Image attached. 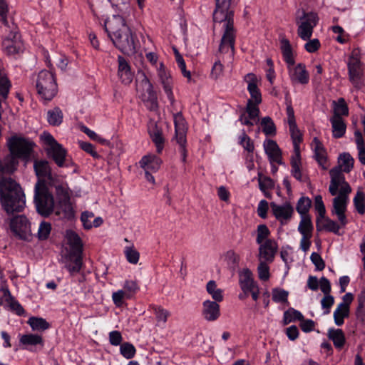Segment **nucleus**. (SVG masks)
Here are the masks:
<instances>
[{
    "label": "nucleus",
    "mask_w": 365,
    "mask_h": 365,
    "mask_svg": "<svg viewBox=\"0 0 365 365\" xmlns=\"http://www.w3.org/2000/svg\"><path fill=\"white\" fill-rule=\"evenodd\" d=\"M11 155L0 160V199L7 213L21 212L25 206V195L20 186L10 178H4L5 174H11L16 170L17 158L29 162L33 150L34 143L22 138L12 137L8 142Z\"/></svg>",
    "instance_id": "1"
},
{
    "label": "nucleus",
    "mask_w": 365,
    "mask_h": 365,
    "mask_svg": "<svg viewBox=\"0 0 365 365\" xmlns=\"http://www.w3.org/2000/svg\"><path fill=\"white\" fill-rule=\"evenodd\" d=\"M235 4L233 0H215V8L213 11V21L217 23L224 22L223 34L220 40L219 51L227 53L230 48L235 52L237 30L234 26V15Z\"/></svg>",
    "instance_id": "2"
},
{
    "label": "nucleus",
    "mask_w": 365,
    "mask_h": 365,
    "mask_svg": "<svg viewBox=\"0 0 365 365\" xmlns=\"http://www.w3.org/2000/svg\"><path fill=\"white\" fill-rule=\"evenodd\" d=\"M329 174L331 182L329 191L331 195L338 194V195L333 199L331 213L337 217L340 225L344 227L347 224L345 212L349 201V195L351 189L349 185L345 181L344 175L341 173L338 168L331 169Z\"/></svg>",
    "instance_id": "3"
},
{
    "label": "nucleus",
    "mask_w": 365,
    "mask_h": 365,
    "mask_svg": "<svg viewBox=\"0 0 365 365\" xmlns=\"http://www.w3.org/2000/svg\"><path fill=\"white\" fill-rule=\"evenodd\" d=\"M318 21V15L314 11L307 12L304 9H299L296 11L295 22L298 26L297 34L302 40L307 41L304 44V49L311 53L317 51L321 47L319 39H310Z\"/></svg>",
    "instance_id": "4"
},
{
    "label": "nucleus",
    "mask_w": 365,
    "mask_h": 365,
    "mask_svg": "<svg viewBox=\"0 0 365 365\" xmlns=\"http://www.w3.org/2000/svg\"><path fill=\"white\" fill-rule=\"evenodd\" d=\"M40 138L47 155L51 158L58 167H69L72 165L67 150L49 133H43Z\"/></svg>",
    "instance_id": "5"
},
{
    "label": "nucleus",
    "mask_w": 365,
    "mask_h": 365,
    "mask_svg": "<svg viewBox=\"0 0 365 365\" xmlns=\"http://www.w3.org/2000/svg\"><path fill=\"white\" fill-rule=\"evenodd\" d=\"M34 202L38 212L45 217L53 211L56 205L52 194L40 181L35 186Z\"/></svg>",
    "instance_id": "6"
},
{
    "label": "nucleus",
    "mask_w": 365,
    "mask_h": 365,
    "mask_svg": "<svg viewBox=\"0 0 365 365\" xmlns=\"http://www.w3.org/2000/svg\"><path fill=\"white\" fill-rule=\"evenodd\" d=\"M58 202L53 212L61 219L71 220L74 217V210L70 202V195L63 186L56 187Z\"/></svg>",
    "instance_id": "7"
},
{
    "label": "nucleus",
    "mask_w": 365,
    "mask_h": 365,
    "mask_svg": "<svg viewBox=\"0 0 365 365\" xmlns=\"http://www.w3.org/2000/svg\"><path fill=\"white\" fill-rule=\"evenodd\" d=\"M9 34L2 41V48L7 55H15L23 51V43L17 26L11 22L10 28H6Z\"/></svg>",
    "instance_id": "8"
},
{
    "label": "nucleus",
    "mask_w": 365,
    "mask_h": 365,
    "mask_svg": "<svg viewBox=\"0 0 365 365\" xmlns=\"http://www.w3.org/2000/svg\"><path fill=\"white\" fill-rule=\"evenodd\" d=\"M114 46L122 53L133 52L135 50L136 37L129 26L110 38Z\"/></svg>",
    "instance_id": "9"
},
{
    "label": "nucleus",
    "mask_w": 365,
    "mask_h": 365,
    "mask_svg": "<svg viewBox=\"0 0 365 365\" xmlns=\"http://www.w3.org/2000/svg\"><path fill=\"white\" fill-rule=\"evenodd\" d=\"M251 98L247 103L246 112L241 115L239 120L242 125L252 126L259 122V110L258 105L262 102L260 93H251Z\"/></svg>",
    "instance_id": "10"
},
{
    "label": "nucleus",
    "mask_w": 365,
    "mask_h": 365,
    "mask_svg": "<svg viewBox=\"0 0 365 365\" xmlns=\"http://www.w3.org/2000/svg\"><path fill=\"white\" fill-rule=\"evenodd\" d=\"M9 229L12 235L23 240H28L31 236V223L24 215H17L9 220Z\"/></svg>",
    "instance_id": "11"
},
{
    "label": "nucleus",
    "mask_w": 365,
    "mask_h": 365,
    "mask_svg": "<svg viewBox=\"0 0 365 365\" xmlns=\"http://www.w3.org/2000/svg\"><path fill=\"white\" fill-rule=\"evenodd\" d=\"M54 70H42L36 78V91H56L57 83L53 73Z\"/></svg>",
    "instance_id": "12"
},
{
    "label": "nucleus",
    "mask_w": 365,
    "mask_h": 365,
    "mask_svg": "<svg viewBox=\"0 0 365 365\" xmlns=\"http://www.w3.org/2000/svg\"><path fill=\"white\" fill-rule=\"evenodd\" d=\"M270 206L273 215L281 225H286L291 220L294 208L289 202H284L281 205L272 202Z\"/></svg>",
    "instance_id": "13"
},
{
    "label": "nucleus",
    "mask_w": 365,
    "mask_h": 365,
    "mask_svg": "<svg viewBox=\"0 0 365 365\" xmlns=\"http://www.w3.org/2000/svg\"><path fill=\"white\" fill-rule=\"evenodd\" d=\"M289 76L292 83L302 85L307 84L309 81V74L305 64L299 63L287 67Z\"/></svg>",
    "instance_id": "14"
},
{
    "label": "nucleus",
    "mask_w": 365,
    "mask_h": 365,
    "mask_svg": "<svg viewBox=\"0 0 365 365\" xmlns=\"http://www.w3.org/2000/svg\"><path fill=\"white\" fill-rule=\"evenodd\" d=\"M278 250V244L275 240H267L259 245V261L271 263L274 261Z\"/></svg>",
    "instance_id": "15"
},
{
    "label": "nucleus",
    "mask_w": 365,
    "mask_h": 365,
    "mask_svg": "<svg viewBox=\"0 0 365 365\" xmlns=\"http://www.w3.org/2000/svg\"><path fill=\"white\" fill-rule=\"evenodd\" d=\"M104 29L109 38L120 32L124 27L128 26L125 19L120 14L113 15L110 19L104 22Z\"/></svg>",
    "instance_id": "16"
},
{
    "label": "nucleus",
    "mask_w": 365,
    "mask_h": 365,
    "mask_svg": "<svg viewBox=\"0 0 365 365\" xmlns=\"http://www.w3.org/2000/svg\"><path fill=\"white\" fill-rule=\"evenodd\" d=\"M19 343L24 349L30 351H36L38 347L40 349L43 346V340L41 335L34 334H27L19 335Z\"/></svg>",
    "instance_id": "17"
},
{
    "label": "nucleus",
    "mask_w": 365,
    "mask_h": 365,
    "mask_svg": "<svg viewBox=\"0 0 365 365\" xmlns=\"http://www.w3.org/2000/svg\"><path fill=\"white\" fill-rule=\"evenodd\" d=\"M148 131L149 135L155 145L158 153H161L164 148L165 138L163 136L162 130L158 128L157 123L154 120H150L148 125Z\"/></svg>",
    "instance_id": "18"
},
{
    "label": "nucleus",
    "mask_w": 365,
    "mask_h": 365,
    "mask_svg": "<svg viewBox=\"0 0 365 365\" xmlns=\"http://www.w3.org/2000/svg\"><path fill=\"white\" fill-rule=\"evenodd\" d=\"M263 148L271 164H282L281 150L275 141L266 139L263 143Z\"/></svg>",
    "instance_id": "19"
},
{
    "label": "nucleus",
    "mask_w": 365,
    "mask_h": 365,
    "mask_svg": "<svg viewBox=\"0 0 365 365\" xmlns=\"http://www.w3.org/2000/svg\"><path fill=\"white\" fill-rule=\"evenodd\" d=\"M202 316L207 321H216L220 316V305L217 302L205 300L202 303Z\"/></svg>",
    "instance_id": "20"
},
{
    "label": "nucleus",
    "mask_w": 365,
    "mask_h": 365,
    "mask_svg": "<svg viewBox=\"0 0 365 365\" xmlns=\"http://www.w3.org/2000/svg\"><path fill=\"white\" fill-rule=\"evenodd\" d=\"M118 74L121 81L125 84L130 83L133 78V73L128 61L122 56L118 57Z\"/></svg>",
    "instance_id": "21"
},
{
    "label": "nucleus",
    "mask_w": 365,
    "mask_h": 365,
    "mask_svg": "<svg viewBox=\"0 0 365 365\" xmlns=\"http://www.w3.org/2000/svg\"><path fill=\"white\" fill-rule=\"evenodd\" d=\"M279 43V48L282 53V59L287 64V67L294 66L295 64V59L289 40L284 36L280 37Z\"/></svg>",
    "instance_id": "22"
},
{
    "label": "nucleus",
    "mask_w": 365,
    "mask_h": 365,
    "mask_svg": "<svg viewBox=\"0 0 365 365\" xmlns=\"http://www.w3.org/2000/svg\"><path fill=\"white\" fill-rule=\"evenodd\" d=\"M162 163L163 161L159 157L152 153L143 156L139 162L140 167L145 171H150L152 173L157 172L160 169Z\"/></svg>",
    "instance_id": "23"
},
{
    "label": "nucleus",
    "mask_w": 365,
    "mask_h": 365,
    "mask_svg": "<svg viewBox=\"0 0 365 365\" xmlns=\"http://www.w3.org/2000/svg\"><path fill=\"white\" fill-rule=\"evenodd\" d=\"M80 219L85 230L98 227L103 223V220L101 217H95L93 212L90 211L83 212Z\"/></svg>",
    "instance_id": "24"
},
{
    "label": "nucleus",
    "mask_w": 365,
    "mask_h": 365,
    "mask_svg": "<svg viewBox=\"0 0 365 365\" xmlns=\"http://www.w3.org/2000/svg\"><path fill=\"white\" fill-rule=\"evenodd\" d=\"M82 255L80 253L69 254L66 257L65 268L68 271L71 275H75L78 273L82 267Z\"/></svg>",
    "instance_id": "25"
},
{
    "label": "nucleus",
    "mask_w": 365,
    "mask_h": 365,
    "mask_svg": "<svg viewBox=\"0 0 365 365\" xmlns=\"http://www.w3.org/2000/svg\"><path fill=\"white\" fill-rule=\"evenodd\" d=\"M158 76L163 86L164 91H172L173 79L170 71L165 68L163 63H160L158 68Z\"/></svg>",
    "instance_id": "26"
},
{
    "label": "nucleus",
    "mask_w": 365,
    "mask_h": 365,
    "mask_svg": "<svg viewBox=\"0 0 365 365\" xmlns=\"http://www.w3.org/2000/svg\"><path fill=\"white\" fill-rule=\"evenodd\" d=\"M239 282L241 289L247 292V289H250L254 286L257 285L252 277V272L247 269H242L239 273Z\"/></svg>",
    "instance_id": "27"
},
{
    "label": "nucleus",
    "mask_w": 365,
    "mask_h": 365,
    "mask_svg": "<svg viewBox=\"0 0 365 365\" xmlns=\"http://www.w3.org/2000/svg\"><path fill=\"white\" fill-rule=\"evenodd\" d=\"M174 124L175 129V139L182 141V139L186 138L187 126L185 120L180 113L174 115Z\"/></svg>",
    "instance_id": "28"
},
{
    "label": "nucleus",
    "mask_w": 365,
    "mask_h": 365,
    "mask_svg": "<svg viewBox=\"0 0 365 365\" xmlns=\"http://www.w3.org/2000/svg\"><path fill=\"white\" fill-rule=\"evenodd\" d=\"M66 239L72 250L71 254H81L82 242L78 234L72 230H68L66 233Z\"/></svg>",
    "instance_id": "29"
},
{
    "label": "nucleus",
    "mask_w": 365,
    "mask_h": 365,
    "mask_svg": "<svg viewBox=\"0 0 365 365\" xmlns=\"http://www.w3.org/2000/svg\"><path fill=\"white\" fill-rule=\"evenodd\" d=\"M330 121L332 126L334 137L337 138L342 137L344 135L346 128L342 117L332 116Z\"/></svg>",
    "instance_id": "30"
},
{
    "label": "nucleus",
    "mask_w": 365,
    "mask_h": 365,
    "mask_svg": "<svg viewBox=\"0 0 365 365\" xmlns=\"http://www.w3.org/2000/svg\"><path fill=\"white\" fill-rule=\"evenodd\" d=\"M354 158L348 153H344L339 157V164L340 168H337L340 172L342 170L344 172L349 173L351 171L354 166ZM335 168L334 169H336ZM342 174V173H341Z\"/></svg>",
    "instance_id": "31"
},
{
    "label": "nucleus",
    "mask_w": 365,
    "mask_h": 365,
    "mask_svg": "<svg viewBox=\"0 0 365 365\" xmlns=\"http://www.w3.org/2000/svg\"><path fill=\"white\" fill-rule=\"evenodd\" d=\"M348 70L350 78H358L361 75V61L358 58L351 56L348 62Z\"/></svg>",
    "instance_id": "32"
},
{
    "label": "nucleus",
    "mask_w": 365,
    "mask_h": 365,
    "mask_svg": "<svg viewBox=\"0 0 365 365\" xmlns=\"http://www.w3.org/2000/svg\"><path fill=\"white\" fill-rule=\"evenodd\" d=\"M292 175L297 180H302V174L301 172V158L300 153H294L291 159Z\"/></svg>",
    "instance_id": "33"
},
{
    "label": "nucleus",
    "mask_w": 365,
    "mask_h": 365,
    "mask_svg": "<svg viewBox=\"0 0 365 365\" xmlns=\"http://www.w3.org/2000/svg\"><path fill=\"white\" fill-rule=\"evenodd\" d=\"M333 116L342 117L349 114V108L344 98H339L332 102Z\"/></svg>",
    "instance_id": "34"
},
{
    "label": "nucleus",
    "mask_w": 365,
    "mask_h": 365,
    "mask_svg": "<svg viewBox=\"0 0 365 365\" xmlns=\"http://www.w3.org/2000/svg\"><path fill=\"white\" fill-rule=\"evenodd\" d=\"M206 289L208 294L215 300L214 302H218L223 300L222 290L217 287L215 281H209L206 285Z\"/></svg>",
    "instance_id": "35"
},
{
    "label": "nucleus",
    "mask_w": 365,
    "mask_h": 365,
    "mask_svg": "<svg viewBox=\"0 0 365 365\" xmlns=\"http://www.w3.org/2000/svg\"><path fill=\"white\" fill-rule=\"evenodd\" d=\"M304 316L299 311L294 308H289L284 312L283 324L284 325H287L297 320H302Z\"/></svg>",
    "instance_id": "36"
},
{
    "label": "nucleus",
    "mask_w": 365,
    "mask_h": 365,
    "mask_svg": "<svg viewBox=\"0 0 365 365\" xmlns=\"http://www.w3.org/2000/svg\"><path fill=\"white\" fill-rule=\"evenodd\" d=\"M313 225L310 217H301L298 231L302 236H312Z\"/></svg>",
    "instance_id": "37"
},
{
    "label": "nucleus",
    "mask_w": 365,
    "mask_h": 365,
    "mask_svg": "<svg viewBox=\"0 0 365 365\" xmlns=\"http://www.w3.org/2000/svg\"><path fill=\"white\" fill-rule=\"evenodd\" d=\"M311 205L312 201L308 197H302L299 199L296 209L300 217H309L307 213Z\"/></svg>",
    "instance_id": "38"
},
{
    "label": "nucleus",
    "mask_w": 365,
    "mask_h": 365,
    "mask_svg": "<svg viewBox=\"0 0 365 365\" xmlns=\"http://www.w3.org/2000/svg\"><path fill=\"white\" fill-rule=\"evenodd\" d=\"M34 167L38 178H45L50 174V166L46 160H36L34 162Z\"/></svg>",
    "instance_id": "39"
},
{
    "label": "nucleus",
    "mask_w": 365,
    "mask_h": 365,
    "mask_svg": "<svg viewBox=\"0 0 365 365\" xmlns=\"http://www.w3.org/2000/svg\"><path fill=\"white\" fill-rule=\"evenodd\" d=\"M349 314V308L346 304H339L334 312L335 324L338 326L344 323V319Z\"/></svg>",
    "instance_id": "40"
},
{
    "label": "nucleus",
    "mask_w": 365,
    "mask_h": 365,
    "mask_svg": "<svg viewBox=\"0 0 365 365\" xmlns=\"http://www.w3.org/2000/svg\"><path fill=\"white\" fill-rule=\"evenodd\" d=\"M291 137L293 142L294 153H300L299 144L302 140V134L297 125H294V128H289Z\"/></svg>",
    "instance_id": "41"
},
{
    "label": "nucleus",
    "mask_w": 365,
    "mask_h": 365,
    "mask_svg": "<svg viewBox=\"0 0 365 365\" xmlns=\"http://www.w3.org/2000/svg\"><path fill=\"white\" fill-rule=\"evenodd\" d=\"M123 252L125 257L129 263L136 264L138 262L140 253L135 248L133 245L125 247Z\"/></svg>",
    "instance_id": "42"
},
{
    "label": "nucleus",
    "mask_w": 365,
    "mask_h": 365,
    "mask_svg": "<svg viewBox=\"0 0 365 365\" xmlns=\"http://www.w3.org/2000/svg\"><path fill=\"white\" fill-rule=\"evenodd\" d=\"M145 106L150 110H155L158 108L156 93H143L140 96Z\"/></svg>",
    "instance_id": "43"
},
{
    "label": "nucleus",
    "mask_w": 365,
    "mask_h": 365,
    "mask_svg": "<svg viewBox=\"0 0 365 365\" xmlns=\"http://www.w3.org/2000/svg\"><path fill=\"white\" fill-rule=\"evenodd\" d=\"M262 132L266 135H274L276 134V127L273 120L269 117H264L260 122Z\"/></svg>",
    "instance_id": "44"
},
{
    "label": "nucleus",
    "mask_w": 365,
    "mask_h": 365,
    "mask_svg": "<svg viewBox=\"0 0 365 365\" xmlns=\"http://www.w3.org/2000/svg\"><path fill=\"white\" fill-rule=\"evenodd\" d=\"M28 324L34 331H43L49 327L48 323L45 319L38 317L30 318Z\"/></svg>",
    "instance_id": "45"
},
{
    "label": "nucleus",
    "mask_w": 365,
    "mask_h": 365,
    "mask_svg": "<svg viewBox=\"0 0 365 365\" xmlns=\"http://www.w3.org/2000/svg\"><path fill=\"white\" fill-rule=\"evenodd\" d=\"M48 123L52 125H59L63 120L62 111L56 108L52 110H49L47 114Z\"/></svg>",
    "instance_id": "46"
},
{
    "label": "nucleus",
    "mask_w": 365,
    "mask_h": 365,
    "mask_svg": "<svg viewBox=\"0 0 365 365\" xmlns=\"http://www.w3.org/2000/svg\"><path fill=\"white\" fill-rule=\"evenodd\" d=\"M289 292L281 288H274L272 291V300L277 303H288Z\"/></svg>",
    "instance_id": "47"
},
{
    "label": "nucleus",
    "mask_w": 365,
    "mask_h": 365,
    "mask_svg": "<svg viewBox=\"0 0 365 365\" xmlns=\"http://www.w3.org/2000/svg\"><path fill=\"white\" fill-rule=\"evenodd\" d=\"M269 235L270 232L268 227L265 225H259L257 227V243L258 245H260L262 244L263 242H266V241L267 240H274V239L269 238Z\"/></svg>",
    "instance_id": "48"
},
{
    "label": "nucleus",
    "mask_w": 365,
    "mask_h": 365,
    "mask_svg": "<svg viewBox=\"0 0 365 365\" xmlns=\"http://www.w3.org/2000/svg\"><path fill=\"white\" fill-rule=\"evenodd\" d=\"M358 302L356 314L357 319L365 324V289L359 295Z\"/></svg>",
    "instance_id": "49"
},
{
    "label": "nucleus",
    "mask_w": 365,
    "mask_h": 365,
    "mask_svg": "<svg viewBox=\"0 0 365 365\" xmlns=\"http://www.w3.org/2000/svg\"><path fill=\"white\" fill-rule=\"evenodd\" d=\"M329 336L336 347L341 348L344 345L345 338L341 329H330Z\"/></svg>",
    "instance_id": "50"
},
{
    "label": "nucleus",
    "mask_w": 365,
    "mask_h": 365,
    "mask_svg": "<svg viewBox=\"0 0 365 365\" xmlns=\"http://www.w3.org/2000/svg\"><path fill=\"white\" fill-rule=\"evenodd\" d=\"M150 309L155 314L158 323L165 324L170 316V312L160 307L150 306Z\"/></svg>",
    "instance_id": "51"
},
{
    "label": "nucleus",
    "mask_w": 365,
    "mask_h": 365,
    "mask_svg": "<svg viewBox=\"0 0 365 365\" xmlns=\"http://www.w3.org/2000/svg\"><path fill=\"white\" fill-rule=\"evenodd\" d=\"M130 299L131 298L123 289L114 292L112 294V300L114 304L118 307H122L124 304L125 300Z\"/></svg>",
    "instance_id": "52"
},
{
    "label": "nucleus",
    "mask_w": 365,
    "mask_h": 365,
    "mask_svg": "<svg viewBox=\"0 0 365 365\" xmlns=\"http://www.w3.org/2000/svg\"><path fill=\"white\" fill-rule=\"evenodd\" d=\"M354 206L360 214H364L365 212V194L360 190L356 192L354 198Z\"/></svg>",
    "instance_id": "53"
},
{
    "label": "nucleus",
    "mask_w": 365,
    "mask_h": 365,
    "mask_svg": "<svg viewBox=\"0 0 365 365\" xmlns=\"http://www.w3.org/2000/svg\"><path fill=\"white\" fill-rule=\"evenodd\" d=\"M140 287L135 280H125L123 285V289L132 298L139 290Z\"/></svg>",
    "instance_id": "54"
},
{
    "label": "nucleus",
    "mask_w": 365,
    "mask_h": 365,
    "mask_svg": "<svg viewBox=\"0 0 365 365\" xmlns=\"http://www.w3.org/2000/svg\"><path fill=\"white\" fill-rule=\"evenodd\" d=\"M120 353L125 359H130L135 356L136 349L132 344L125 342L120 344Z\"/></svg>",
    "instance_id": "55"
},
{
    "label": "nucleus",
    "mask_w": 365,
    "mask_h": 365,
    "mask_svg": "<svg viewBox=\"0 0 365 365\" xmlns=\"http://www.w3.org/2000/svg\"><path fill=\"white\" fill-rule=\"evenodd\" d=\"M9 5L6 0H0V21L6 28H10V23L7 19Z\"/></svg>",
    "instance_id": "56"
},
{
    "label": "nucleus",
    "mask_w": 365,
    "mask_h": 365,
    "mask_svg": "<svg viewBox=\"0 0 365 365\" xmlns=\"http://www.w3.org/2000/svg\"><path fill=\"white\" fill-rule=\"evenodd\" d=\"M257 273L259 278L262 281H267L269 278V267L267 262L259 261Z\"/></svg>",
    "instance_id": "57"
},
{
    "label": "nucleus",
    "mask_w": 365,
    "mask_h": 365,
    "mask_svg": "<svg viewBox=\"0 0 365 365\" xmlns=\"http://www.w3.org/2000/svg\"><path fill=\"white\" fill-rule=\"evenodd\" d=\"M259 187L262 192L267 196V191L274 187V182L269 178L259 175Z\"/></svg>",
    "instance_id": "58"
},
{
    "label": "nucleus",
    "mask_w": 365,
    "mask_h": 365,
    "mask_svg": "<svg viewBox=\"0 0 365 365\" xmlns=\"http://www.w3.org/2000/svg\"><path fill=\"white\" fill-rule=\"evenodd\" d=\"M240 144L244 148L245 150L249 153H252L254 150V145L250 138L247 136L243 131L242 134L239 138Z\"/></svg>",
    "instance_id": "59"
},
{
    "label": "nucleus",
    "mask_w": 365,
    "mask_h": 365,
    "mask_svg": "<svg viewBox=\"0 0 365 365\" xmlns=\"http://www.w3.org/2000/svg\"><path fill=\"white\" fill-rule=\"evenodd\" d=\"M11 88V82L6 73L0 68V91H9Z\"/></svg>",
    "instance_id": "60"
},
{
    "label": "nucleus",
    "mask_w": 365,
    "mask_h": 365,
    "mask_svg": "<svg viewBox=\"0 0 365 365\" xmlns=\"http://www.w3.org/2000/svg\"><path fill=\"white\" fill-rule=\"evenodd\" d=\"M113 8L120 12L126 11L130 7V0H108Z\"/></svg>",
    "instance_id": "61"
},
{
    "label": "nucleus",
    "mask_w": 365,
    "mask_h": 365,
    "mask_svg": "<svg viewBox=\"0 0 365 365\" xmlns=\"http://www.w3.org/2000/svg\"><path fill=\"white\" fill-rule=\"evenodd\" d=\"M248 91H259L257 88V78L254 73H248L245 77Z\"/></svg>",
    "instance_id": "62"
},
{
    "label": "nucleus",
    "mask_w": 365,
    "mask_h": 365,
    "mask_svg": "<svg viewBox=\"0 0 365 365\" xmlns=\"http://www.w3.org/2000/svg\"><path fill=\"white\" fill-rule=\"evenodd\" d=\"M51 225L48 222H43L40 224L38 230V237L40 240H46L51 232Z\"/></svg>",
    "instance_id": "63"
},
{
    "label": "nucleus",
    "mask_w": 365,
    "mask_h": 365,
    "mask_svg": "<svg viewBox=\"0 0 365 365\" xmlns=\"http://www.w3.org/2000/svg\"><path fill=\"white\" fill-rule=\"evenodd\" d=\"M334 299L332 296L330 294L324 295V297L321 300V305L322 309H324V314H327L330 312V309L334 304Z\"/></svg>",
    "instance_id": "64"
}]
</instances>
